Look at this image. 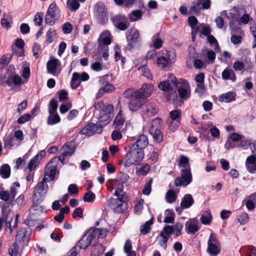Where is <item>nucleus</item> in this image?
Here are the masks:
<instances>
[{"mask_svg":"<svg viewBox=\"0 0 256 256\" xmlns=\"http://www.w3.org/2000/svg\"><path fill=\"white\" fill-rule=\"evenodd\" d=\"M178 82L176 76L173 74H170L167 80L160 82L158 86L163 91L176 92L178 88Z\"/></svg>","mask_w":256,"mask_h":256,"instance_id":"39448f33","label":"nucleus"},{"mask_svg":"<svg viewBox=\"0 0 256 256\" xmlns=\"http://www.w3.org/2000/svg\"><path fill=\"white\" fill-rule=\"evenodd\" d=\"M104 250V248L102 244L97 243L94 244L91 248V254L92 256H100Z\"/></svg>","mask_w":256,"mask_h":256,"instance_id":"2f4dec72","label":"nucleus"},{"mask_svg":"<svg viewBox=\"0 0 256 256\" xmlns=\"http://www.w3.org/2000/svg\"><path fill=\"white\" fill-rule=\"evenodd\" d=\"M185 226L188 233L195 234L200 230V228L196 224H192L190 220L186 222Z\"/></svg>","mask_w":256,"mask_h":256,"instance_id":"4c0bfd02","label":"nucleus"},{"mask_svg":"<svg viewBox=\"0 0 256 256\" xmlns=\"http://www.w3.org/2000/svg\"><path fill=\"white\" fill-rule=\"evenodd\" d=\"M154 90V86L151 84H144L142 87L136 90V95L143 99L149 97Z\"/></svg>","mask_w":256,"mask_h":256,"instance_id":"a211bd4d","label":"nucleus"},{"mask_svg":"<svg viewBox=\"0 0 256 256\" xmlns=\"http://www.w3.org/2000/svg\"><path fill=\"white\" fill-rule=\"evenodd\" d=\"M60 10L56 3H52L47 10L45 22L49 25H53L55 21L60 18Z\"/></svg>","mask_w":256,"mask_h":256,"instance_id":"6e6552de","label":"nucleus"},{"mask_svg":"<svg viewBox=\"0 0 256 256\" xmlns=\"http://www.w3.org/2000/svg\"><path fill=\"white\" fill-rule=\"evenodd\" d=\"M172 233V227L170 225L164 226L160 234V236L162 237L163 239L161 240L160 244L164 250L167 248V242L170 235Z\"/></svg>","mask_w":256,"mask_h":256,"instance_id":"f3484780","label":"nucleus"},{"mask_svg":"<svg viewBox=\"0 0 256 256\" xmlns=\"http://www.w3.org/2000/svg\"><path fill=\"white\" fill-rule=\"evenodd\" d=\"M115 88L112 84H110L108 82H106L104 86L100 88L97 96H100L104 92L110 93L113 92Z\"/></svg>","mask_w":256,"mask_h":256,"instance_id":"7c9ffc66","label":"nucleus"},{"mask_svg":"<svg viewBox=\"0 0 256 256\" xmlns=\"http://www.w3.org/2000/svg\"><path fill=\"white\" fill-rule=\"evenodd\" d=\"M116 204V206L113 208V210L115 213L120 214L124 212L125 210L128 208L127 202H118L116 204H108L110 206H114Z\"/></svg>","mask_w":256,"mask_h":256,"instance_id":"72a5a7b5","label":"nucleus"},{"mask_svg":"<svg viewBox=\"0 0 256 256\" xmlns=\"http://www.w3.org/2000/svg\"><path fill=\"white\" fill-rule=\"evenodd\" d=\"M153 224V218L146 221L144 224L140 227V232L142 234H148L151 230L150 226Z\"/></svg>","mask_w":256,"mask_h":256,"instance_id":"e433bc0d","label":"nucleus"},{"mask_svg":"<svg viewBox=\"0 0 256 256\" xmlns=\"http://www.w3.org/2000/svg\"><path fill=\"white\" fill-rule=\"evenodd\" d=\"M176 56L174 53L170 52L168 54V58L164 56H162L157 59V64L161 66L162 68L166 66L169 62L173 63L175 61Z\"/></svg>","mask_w":256,"mask_h":256,"instance_id":"aec40b11","label":"nucleus"},{"mask_svg":"<svg viewBox=\"0 0 256 256\" xmlns=\"http://www.w3.org/2000/svg\"><path fill=\"white\" fill-rule=\"evenodd\" d=\"M128 44L125 47L126 50L131 51L138 47L141 42V37L138 30L134 28L128 30L126 34Z\"/></svg>","mask_w":256,"mask_h":256,"instance_id":"20e7f679","label":"nucleus"},{"mask_svg":"<svg viewBox=\"0 0 256 256\" xmlns=\"http://www.w3.org/2000/svg\"><path fill=\"white\" fill-rule=\"evenodd\" d=\"M96 109L100 110L98 121L96 124L89 123L80 132L82 134L92 135L94 133L100 134L102 128L110 122L114 112V106L110 104L105 105L102 100L95 102L94 104Z\"/></svg>","mask_w":256,"mask_h":256,"instance_id":"f257e3e1","label":"nucleus"},{"mask_svg":"<svg viewBox=\"0 0 256 256\" xmlns=\"http://www.w3.org/2000/svg\"><path fill=\"white\" fill-rule=\"evenodd\" d=\"M48 181V178L44 177L34 188L32 195L34 204H39L44 200L48 190V185L46 184Z\"/></svg>","mask_w":256,"mask_h":256,"instance_id":"7ed1b4c3","label":"nucleus"},{"mask_svg":"<svg viewBox=\"0 0 256 256\" xmlns=\"http://www.w3.org/2000/svg\"><path fill=\"white\" fill-rule=\"evenodd\" d=\"M130 25V22L127 18L126 20V21L118 22V24L114 26L120 30L124 31L129 27Z\"/></svg>","mask_w":256,"mask_h":256,"instance_id":"13d9d810","label":"nucleus"},{"mask_svg":"<svg viewBox=\"0 0 256 256\" xmlns=\"http://www.w3.org/2000/svg\"><path fill=\"white\" fill-rule=\"evenodd\" d=\"M150 170V166L146 163H144L142 166L136 170V174H140L143 176H146Z\"/></svg>","mask_w":256,"mask_h":256,"instance_id":"58836bf2","label":"nucleus"},{"mask_svg":"<svg viewBox=\"0 0 256 256\" xmlns=\"http://www.w3.org/2000/svg\"><path fill=\"white\" fill-rule=\"evenodd\" d=\"M60 66V61L53 56L50 57V60L47 62L46 68L48 72L54 76H58L60 72H56V68Z\"/></svg>","mask_w":256,"mask_h":256,"instance_id":"ddd939ff","label":"nucleus"},{"mask_svg":"<svg viewBox=\"0 0 256 256\" xmlns=\"http://www.w3.org/2000/svg\"><path fill=\"white\" fill-rule=\"evenodd\" d=\"M211 6V0H197L192 2V6L190 8L191 14H198L200 10H208Z\"/></svg>","mask_w":256,"mask_h":256,"instance_id":"9b49d317","label":"nucleus"},{"mask_svg":"<svg viewBox=\"0 0 256 256\" xmlns=\"http://www.w3.org/2000/svg\"><path fill=\"white\" fill-rule=\"evenodd\" d=\"M50 107L48 108V112L50 115L56 112L58 104L57 101L54 98H52L49 102Z\"/></svg>","mask_w":256,"mask_h":256,"instance_id":"a18cd8bd","label":"nucleus"},{"mask_svg":"<svg viewBox=\"0 0 256 256\" xmlns=\"http://www.w3.org/2000/svg\"><path fill=\"white\" fill-rule=\"evenodd\" d=\"M222 76L224 80H230L232 82H234L236 80V76L234 72L232 70L228 67L223 70L222 74Z\"/></svg>","mask_w":256,"mask_h":256,"instance_id":"c756f323","label":"nucleus"},{"mask_svg":"<svg viewBox=\"0 0 256 256\" xmlns=\"http://www.w3.org/2000/svg\"><path fill=\"white\" fill-rule=\"evenodd\" d=\"M246 166L249 172L256 173V156L250 155L246 158Z\"/></svg>","mask_w":256,"mask_h":256,"instance_id":"4be33fe9","label":"nucleus"},{"mask_svg":"<svg viewBox=\"0 0 256 256\" xmlns=\"http://www.w3.org/2000/svg\"><path fill=\"white\" fill-rule=\"evenodd\" d=\"M20 184H19L18 182H14L13 184H12V186L10 188V196L13 199V200H14L15 198V196H16V195L17 194V190L16 188V187H20Z\"/></svg>","mask_w":256,"mask_h":256,"instance_id":"052dcab7","label":"nucleus"},{"mask_svg":"<svg viewBox=\"0 0 256 256\" xmlns=\"http://www.w3.org/2000/svg\"><path fill=\"white\" fill-rule=\"evenodd\" d=\"M125 122V118L123 116L122 110H120L116 116L114 121V126L116 130H121L122 131L124 124Z\"/></svg>","mask_w":256,"mask_h":256,"instance_id":"5701e85b","label":"nucleus"},{"mask_svg":"<svg viewBox=\"0 0 256 256\" xmlns=\"http://www.w3.org/2000/svg\"><path fill=\"white\" fill-rule=\"evenodd\" d=\"M142 98L136 96L130 99L128 102V108L132 112H136L142 108L144 106V100Z\"/></svg>","mask_w":256,"mask_h":256,"instance_id":"6ab92c4d","label":"nucleus"},{"mask_svg":"<svg viewBox=\"0 0 256 256\" xmlns=\"http://www.w3.org/2000/svg\"><path fill=\"white\" fill-rule=\"evenodd\" d=\"M96 198L94 194L90 191L86 192L83 196V200L86 202H90L94 200Z\"/></svg>","mask_w":256,"mask_h":256,"instance_id":"bf43d9fd","label":"nucleus"},{"mask_svg":"<svg viewBox=\"0 0 256 256\" xmlns=\"http://www.w3.org/2000/svg\"><path fill=\"white\" fill-rule=\"evenodd\" d=\"M118 178L120 181L118 184H122L123 185L124 184H126L128 182L129 176L127 174L120 172L118 175ZM116 181L118 182V180H116Z\"/></svg>","mask_w":256,"mask_h":256,"instance_id":"6e6d98bb","label":"nucleus"},{"mask_svg":"<svg viewBox=\"0 0 256 256\" xmlns=\"http://www.w3.org/2000/svg\"><path fill=\"white\" fill-rule=\"evenodd\" d=\"M206 251L211 256H217L220 252V242L214 233H211L209 236Z\"/></svg>","mask_w":256,"mask_h":256,"instance_id":"0eeeda50","label":"nucleus"},{"mask_svg":"<svg viewBox=\"0 0 256 256\" xmlns=\"http://www.w3.org/2000/svg\"><path fill=\"white\" fill-rule=\"evenodd\" d=\"M0 175L2 178H8L10 175V168L8 164H4L0 168Z\"/></svg>","mask_w":256,"mask_h":256,"instance_id":"f704fd0d","label":"nucleus"},{"mask_svg":"<svg viewBox=\"0 0 256 256\" xmlns=\"http://www.w3.org/2000/svg\"><path fill=\"white\" fill-rule=\"evenodd\" d=\"M44 154V152L42 150L30 160L28 166L30 170L31 171L36 166V164L43 158Z\"/></svg>","mask_w":256,"mask_h":256,"instance_id":"bb28decb","label":"nucleus"},{"mask_svg":"<svg viewBox=\"0 0 256 256\" xmlns=\"http://www.w3.org/2000/svg\"><path fill=\"white\" fill-rule=\"evenodd\" d=\"M42 51V48L40 44L38 43H34L32 46L33 56L36 58H38V54Z\"/></svg>","mask_w":256,"mask_h":256,"instance_id":"338daca9","label":"nucleus"},{"mask_svg":"<svg viewBox=\"0 0 256 256\" xmlns=\"http://www.w3.org/2000/svg\"><path fill=\"white\" fill-rule=\"evenodd\" d=\"M144 156V150L129 145V150L124 156V166L129 167L132 164H138L142 160Z\"/></svg>","mask_w":256,"mask_h":256,"instance_id":"f03ea898","label":"nucleus"},{"mask_svg":"<svg viewBox=\"0 0 256 256\" xmlns=\"http://www.w3.org/2000/svg\"><path fill=\"white\" fill-rule=\"evenodd\" d=\"M8 204H4L2 207V218L0 217V231L2 229L3 225V219L6 220V228H8L9 232L12 233V228L11 226V222L12 220L14 214L12 212L10 208H8Z\"/></svg>","mask_w":256,"mask_h":256,"instance_id":"423d86ee","label":"nucleus"},{"mask_svg":"<svg viewBox=\"0 0 256 256\" xmlns=\"http://www.w3.org/2000/svg\"><path fill=\"white\" fill-rule=\"evenodd\" d=\"M153 182L152 178L149 179L148 181L145 184L142 189V194L144 195H149L152 190V184Z\"/></svg>","mask_w":256,"mask_h":256,"instance_id":"603ef678","label":"nucleus"},{"mask_svg":"<svg viewBox=\"0 0 256 256\" xmlns=\"http://www.w3.org/2000/svg\"><path fill=\"white\" fill-rule=\"evenodd\" d=\"M178 165L182 166V168H186L188 166H190L188 158L184 155H181L178 162Z\"/></svg>","mask_w":256,"mask_h":256,"instance_id":"4d7b16f0","label":"nucleus"},{"mask_svg":"<svg viewBox=\"0 0 256 256\" xmlns=\"http://www.w3.org/2000/svg\"><path fill=\"white\" fill-rule=\"evenodd\" d=\"M98 46L102 44L103 46H108L110 44L112 40L109 36H103L102 34L100 36L98 40Z\"/></svg>","mask_w":256,"mask_h":256,"instance_id":"de8ad7c7","label":"nucleus"},{"mask_svg":"<svg viewBox=\"0 0 256 256\" xmlns=\"http://www.w3.org/2000/svg\"><path fill=\"white\" fill-rule=\"evenodd\" d=\"M57 158H54L47 164L45 171V176L50 178V180L54 179L56 170Z\"/></svg>","mask_w":256,"mask_h":256,"instance_id":"dca6fc26","label":"nucleus"},{"mask_svg":"<svg viewBox=\"0 0 256 256\" xmlns=\"http://www.w3.org/2000/svg\"><path fill=\"white\" fill-rule=\"evenodd\" d=\"M200 138L206 140H210V133L208 129L205 126H202L200 128Z\"/></svg>","mask_w":256,"mask_h":256,"instance_id":"8fccbe9b","label":"nucleus"},{"mask_svg":"<svg viewBox=\"0 0 256 256\" xmlns=\"http://www.w3.org/2000/svg\"><path fill=\"white\" fill-rule=\"evenodd\" d=\"M12 55H10L8 61H6V60L8 58L7 54H4L0 58V70H2L5 65L8 64L10 62V60L12 59Z\"/></svg>","mask_w":256,"mask_h":256,"instance_id":"680f3d73","label":"nucleus"},{"mask_svg":"<svg viewBox=\"0 0 256 256\" xmlns=\"http://www.w3.org/2000/svg\"><path fill=\"white\" fill-rule=\"evenodd\" d=\"M142 16V12L141 10H132L128 14V18L130 22H136L140 20Z\"/></svg>","mask_w":256,"mask_h":256,"instance_id":"c9c22d12","label":"nucleus"},{"mask_svg":"<svg viewBox=\"0 0 256 256\" xmlns=\"http://www.w3.org/2000/svg\"><path fill=\"white\" fill-rule=\"evenodd\" d=\"M142 71L144 76L149 80H152V74L150 73V70L147 68L146 64H144L142 66Z\"/></svg>","mask_w":256,"mask_h":256,"instance_id":"774afa93","label":"nucleus"},{"mask_svg":"<svg viewBox=\"0 0 256 256\" xmlns=\"http://www.w3.org/2000/svg\"><path fill=\"white\" fill-rule=\"evenodd\" d=\"M172 227V232H174L175 236H178L182 234V230L184 227L182 224L180 222H176L174 226H170Z\"/></svg>","mask_w":256,"mask_h":256,"instance_id":"09e8293b","label":"nucleus"},{"mask_svg":"<svg viewBox=\"0 0 256 256\" xmlns=\"http://www.w3.org/2000/svg\"><path fill=\"white\" fill-rule=\"evenodd\" d=\"M162 124V120L160 118H156L152 122V128L149 130L150 134L158 142L160 143L163 139V134L162 131L158 128L154 129V126H160Z\"/></svg>","mask_w":256,"mask_h":256,"instance_id":"9d476101","label":"nucleus"},{"mask_svg":"<svg viewBox=\"0 0 256 256\" xmlns=\"http://www.w3.org/2000/svg\"><path fill=\"white\" fill-rule=\"evenodd\" d=\"M98 52L99 54L102 53V56L105 60H108L109 54L108 47V46H103L102 44L98 46Z\"/></svg>","mask_w":256,"mask_h":256,"instance_id":"a19ab883","label":"nucleus"},{"mask_svg":"<svg viewBox=\"0 0 256 256\" xmlns=\"http://www.w3.org/2000/svg\"><path fill=\"white\" fill-rule=\"evenodd\" d=\"M212 220V216L210 212H208L207 215L202 214L200 218L201 222L205 225L210 224Z\"/></svg>","mask_w":256,"mask_h":256,"instance_id":"864d4df0","label":"nucleus"},{"mask_svg":"<svg viewBox=\"0 0 256 256\" xmlns=\"http://www.w3.org/2000/svg\"><path fill=\"white\" fill-rule=\"evenodd\" d=\"M92 242V239H90L87 234L86 233L77 242L76 246H78L80 249H86L89 246Z\"/></svg>","mask_w":256,"mask_h":256,"instance_id":"c85d7f7f","label":"nucleus"},{"mask_svg":"<svg viewBox=\"0 0 256 256\" xmlns=\"http://www.w3.org/2000/svg\"><path fill=\"white\" fill-rule=\"evenodd\" d=\"M127 18H128L125 15L118 14L111 17L110 20L112 22L114 26H116L118 24V22H121L122 21H126V20Z\"/></svg>","mask_w":256,"mask_h":256,"instance_id":"37998d69","label":"nucleus"},{"mask_svg":"<svg viewBox=\"0 0 256 256\" xmlns=\"http://www.w3.org/2000/svg\"><path fill=\"white\" fill-rule=\"evenodd\" d=\"M27 232L28 231L26 228H20L18 229L16 239L20 244H24L25 242H26V245L28 244L30 238L31 233L30 232L26 236Z\"/></svg>","mask_w":256,"mask_h":256,"instance_id":"4468645a","label":"nucleus"},{"mask_svg":"<svg viewBox=\"0 0 256 256\" xmlns=\"http://www.w3.org/2000/svg\"><path fill=\"white\" fill-rule=\"evenodd\" d=\"M194 203V200L190 194H185L180 202V206L182 209L190 208Z\"/></svg>","mask_w":256,"mask_h":256,"instance_id":"cd10ccee","label":"nucleus"},{"mask_svg":"<svg viewBox=\"0 0 256 256\" xmlns=\"http://www.w3.org/2000/svg\"><path fill=\"white\" fill-rule=\"evenodd\" d=\"M118 198H110L108 200V204H113L118 203V202H127L128 201L126 192H123L120 196H118Z\"/></svg>","mask_w":256,"mask_h":256,"instance_id":"473e14b6","label":"nucleus"},{"mask_svg":"<svg viewBox=\"0 0 256 256\" xmlns=\"http://www.w3.org/2000/svg\"><path fill=\"white\" fill-rule=\"evenodd\" d=\"M56 30L53 28H50L46 32V41L48 44H51L54 38L56 37Z\"/></svg>","mask_w":256,"mask_h":256,"instance_id":"49530a36","label":"nucleus"},{"mask_svg":"<svg viewBox=\"0 0 256 256\" xmlns=\"http://www.w3.org/2000/svg\"><path fill=\"white\" fill-rule=\"evenodd\" d=\"M182 112L180 110H175L170 112L171 122L169 124L170 129L174 131L180 126V122Z\"/></svg>","mask_w":256,"mask_h":256,"instance_id":"f8f14e48","label":"nucleus"},{"mask_svg":"<svg viewBox=\"0 0 256 256\" xmlns=\"http://www.w3.org/2000/svg\"><path fill=\"white\" fill-rule=\"evenodd\" d=\"M179 96L183 100H187L190 97V92L186 88L180 87L178 90Z\"/></svg>","mask_w":256,"mask_h":256,"instance_id":"3c124183","label":"nucleus"},{"mask_svg":"<svg viewBox=\"0 0 256 256\" xmlns=\"http://www.w3.org/2000/svg\"><path fill=\"white\" fill-rule=\"evenodd\" d=\"M158 108L156 104L154 102H147L144 104L142 107V112L149 117H152L157 114Z\"/></svg>","mask_w":256,"mask_h":256,"instance_id":"2eb2a0df","label":"nucleus"},{"mask_svg":"<svg viewBox=\"0 0 256 256\" xmlns=\"http://www.w3.org/2000/svg\"><path fill=\"white\" fill-rule=\"evenodd\" d=\"M160 34L158 32L152 38V41L154 42V46L158 49L160 48L162 46V41L160 38Z\"/></svg>","mask_w":256,"mask_h":256,"instance_id":"c03bdc74","label":"nucleus"},{"mask_svg":"<svg viewBox=\"0 0 256 256\" xmlns=\"http://www.w3.org/2000/svg\"><path fill=\"white\" fill-rule=\"evenodd\" d=\"M60 120V117L57 112H56L52 115H49L47 119V124L48 125H53L58 123Z\"/></svg>","mask_w":256,"mask_h":256,"instance_id":"ea45409f","label":"nucleus"},{"mask_svg":"<svg viewBox=\"0 0 256 256\" xmlns=\"http://www.w3.org/2000/svg\"><path fill=\"white\" fill-rule=\"evenodd\" d=\"M31 119V115L29 114H24L20 116L17 120V123L20 124H24L29 121Z\"/></svg>","mask_w":256,"mask_h":256,"instance_id":"e2e57ef3","label":"nucleus"},{"mask_svg":"<svg viewBox=\"0 0 256 256\" xmlns=\"http://www.w3.org/2000/svg\"><path fill=\"white\" fill-rule=\"evenodd\" d=\"M135 96H136V90H134L132 88L126 89L123 94L124 98H130V100Z\"/></svg>","mask_w":256,"mask_h":256,"instance_id":"5fc2aeb1","label":"nucleus"},{"mask_svg":"<svg viewBox=\"0 0 256 256\" xmlns=\"http://www.w3.org/2000/svg\"><path fill=\"white\" fill-rule=\"evenodd\" d=\"M67 4L70 6L72 11H76L80 7V4L77 0H68Z\"/></svg>","mask_w":256,"mask_h":256,"instance_id":"69168bd1","label":"nucleus"},{"mask_svg":"<svg viewBox=\"0 0 256 256\" xmlns=\"http://www.w3.org/2000/svg\"><path fill=\"white\" fill-rule=\"evenodd\" d=\"M18 246L16 242H14L8 250V254L10 256H16L18 254Z\"/></svg>","mask_w":256,"mask_h":256,"instance_id":"0e129e2a","label":"nucleus"},{"mask_svg":"<svg viewBox=\"0 0 256 256\" xmlns=\"http://www.w3.org/2000/svg\"><path fill=\"white\" fill-rule=\"evenodd\" d=\"M236 93L234 92L222 94L219 96L218 100L222 102H230L236 100Z\"/></svg>","mask_w":256,"mask_h":256,"instance_id":"a878e982","label":"nucleus"},{"mask_svg":"<svg viewBox=\"0 0 256 256\" xmlns=\"http://www.w3.org/2000/svg\"><path fill=\"white\" fill-rule=\"evenodd\" d=\"M176 194L172 190H169L166 193V199L168 203H173L176 201Z\"/></svg>","mask_w":256,"mask_h":256,"instance_id":"79ce46f5","label":"nucleus"},{"mask_svg":"<svg viewBox=\"0 0 256 256\" xmlns=\"http://www.w3.org/2000/svg\"><path fill=\"white\" fill-rule=\"evenodd\" d=\"M96 12L99 18L104 19L107 17L108 12L104 4L100 2L96 4Z\"/></svg>","mask_w":256,"mask_h":256,"instance_id":"b1692460","label":"nucleus"},{"mask_svg":"<svg viewBox=\"0 0 256 256\" xmlns=\"http://www.w3.org/2000/svg\"><path fill=\"white\" fill-rule=\"evenodd\" d=\"M180 177H177L174 180V184L176 186H186L192 182V174L191 173L190 168L188 166L186 168H182L180 170Z\"/></svg>","mask_w":256,"mask_h":256,"instance_id":"1a4fd4ad","label":"nucleus"},{"mask_svg":"<svg viewBox=\"0 0 256 256\" xmlns=\"http://www.w3.org/2000/svg\"><path fill=\"white\" fill-rule=\"evenodd\" d=\"M75 142L73 140H71L66 143L62 147V152L68 156H72L74 152L76 150Z\"/></svg>","mask_w":256,"mask_h":256,"instance_id":"393cba45","label":"nucleus"},{"mask_svg":"<svg viewBox=\"0 0 256 256\" xmlns=\"http://www.w3.org/2000/svg\"><path fill=\"white\" fill-rule=\"evenodd\" d=\"M148 144V141L147 136L144 134H142L134 144L130 145L133 146V148L140 149V150H143L147 146Z\"/></svg>","mask_w":256,"mask_h":256,"instance_id":"412c9836","label":"nucleus"}]
</instances>
